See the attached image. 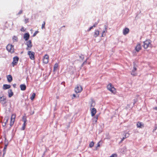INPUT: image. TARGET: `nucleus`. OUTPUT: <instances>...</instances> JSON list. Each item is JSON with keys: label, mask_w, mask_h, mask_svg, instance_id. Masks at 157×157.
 <instances>
[{"label": "nucleus", "mask_w": 157, "mask_h": 157, "mask_svg": "<svg viewBox=\"0 0 157 157\" xmlns=\"http://www.w3.org/2000/svg\"><path fill=\"white\" fill-rule=\"evenodd\" d=\"M23 121L24 122V123L26 124V118L25 117H23Z\"/></svg>", "instance_id": "34"}, {"label": "nucleus", "mask_w": 157, "mask_h": 157, "mask_svg": "<svg viewBox=\"0 0 157 157\" xmlns=\"http://www.w3.org/2000/svg\"><path fill=\"white\" fill-rule=\"evenodd\" d=\"M156 129V128H155L154 130L153 131L154 132L155 130Z\"/></svg>", "instance_id": "52"}, {"label": "nucleus", "mask_w": 157, "mask_h": 157, "mask_svg": "<svg viewBox=\"0 0 157 157\" xmlns=\"http://www.w3.org/2000/svg\"><path fill=\"white\" fill-rule=\"evenodd\" d=\"M30 35L29 33H25L23 36V38L25 41L28 40L29 39Z\"/></svg>", "instance_id": "9"}, {"label": "nucleus", "mask_w": 157, "mask_h": 157, "mask_svg": "<svg viewBox=\"0 0 157 157\" xmlns=\"http://www.w3.org/2000/svg\"><path fill=\"white\" fill-rule=\"evenodd\" d=\"M15 119H11V121H10V126H12L13 125V124H14V122L15 121Z\"/></svg>", "instance_id": "24"}, {"label": "nucleus", "mask_w": 157, "mask_h": 157, "mask_svg": "<svg viewBox=\"0 0 157 157\" xmlns=\"http://www.w3.org/2000/svg\"><path fill=\"white\" fill-rule=\"evenodd\" d=\"M82 87L79 85H77L75 88V91L76 93H79L81 92L82 90Z\"/></svg>", "instance_id": "5"}, {"label": "nucleus", "mask_w": 157, "mask_h": 157, "mask_svg": "<svg viewBox=\"0 0 157 157\" xmlns=\"http://www.w3.org/2000/svg\"><path fill=\"white\" fill-rule=\"evenodd\" d=\"M129 136V134L128 133H126L124 135V136L125 137V138H126L128 137Z\"/></svg>", "instance_id": "37"}, {"label": "nucleus", "mask_w": 157, "mask_h": 157, "mask_svg": "<svg viewBox=\"0 0 157 157\" xmlns=\"http://www.w3.org/2000/svg\"><path fill=\"white\" fill-rule=\"evenodd\" d=\"M0 102L2 104H5L6 103V98L4 96L0 97Z\"/></svg>", "instance_id": "7"}, {"label": "nucleus", "mask_w": 157, "mask_h": 157, "mask_svg": "<svg viewBox=\"0 0 157 157\" xmlns=\"http://www.w3.org/2000/svg\"><path fill=\"white\" fill-rule=\"evenodd\" d=\"M107 89L112 93L114 94L115 93L116 89L114 87L112 86L111 84H109L107 86Z\"/></svg>", "instance_id": "3"}, {"label": "nucleus", "mask_w": 157, "mask_h": 157, "mask_svg": "<svg viewBox=\"0 0 157 157\" xmlns=\"http://www.w3.org/2000/svg\"><path fill=\"white\" fill-rule=\"evenodd\" d=\"M155 109H157V108L156 107H155Z\"/></svg>", "instance_id": "54"}, {"label": "nucleus", "mask_w": 157, "mask_h": 157, "mask_svg": "<svg viewBox=\"0 0 157 157\" xmlns=\"http://www.w3.org/2000/svg\"><path fill=\"white\" fill-rule=\"evenodd\" d=\"M5 145H8V141L7 140L6 138L5 139V142H4Z\"/></svg>", "instance_id": "32"}, {"label": "nucleus", "mask_w": 157, "mask_h": 157, "mask_svg": "<svg viewBox=\"0 0 157 157\" xmlns=\"http://www.w3.org/2000/svg\"><path fill=\"white\" fill-rule=\"evenodd\" d=\"M136 67V64H134L133 69H132L131 72V74L133 76H136L137 75Z\"/></svg>", "instance_id": "4"}, {"label": "nucleus", "mask_w": 157, "mask_h": 157, "mask_svg": "<svg viewBox=\"0 0 157 157\" xmlns=\"http://www.w3.org/2000/svg\"><path fill=\"white\" fill-rule=\"evenodd\" d=\"M13 42H16L17 41V37L15 36H14L13 37Z\"/></svg>", "instance_id": "26"}, {"label": "nucleus", "mask_w": 157, "mask_h": 157, "mask_svg": "<svg viewBox=\"0 0 157 157\" xmlns=\"http://www.w3.org/2000/svg\"><path fill=\"white\" fill-rule=\"evenodd\" d=\"M95 105V103L94 101H92L90 104L91 108L92 107H94Z\"/></svg>", "instance_id": "29"}, {"label": "nucleus", "mask_w": 157, "mask_h": 157, "mask_svg": "<svg viewBox=\"0 0 157 157\" xmlns=\"http://www.w3.org/2000/svg\"><path fill=\"white\" fill-rule=\"evenodd\" d=\"M43 63L47 64L48 62V59H42Z\"/></svg>", "instance_id": "30"}, {"label": "nucleus", "mask_w": 157, "mask_h": 157, "mask_svg": "<svg viewBox=\"0 0 157 157\" xmlns=\"http://www.w3.org/2000/svg\"><path fill=\"white\" fill-rule=\"evenodd\" d=\"M126 138H125V137L124 136V137H123V138L122 139H121V142L123 140H124Z\"/></svg>", "instance_id": "48"}, {"label": "nucleus", "mask_w": 157, "mask_h": 157, "mask_svg": "<svg viewBox=\"0 0 157 157\" xmlns=\"http://www.w3.org/2000/svg\"><path fill=\"white\" fill-rule=\"evenodd\" d=\"M19 59H13L12 63V64L13 67L17 65Z\"/></svg>", "instance_id": "17"}, {"label": "nucleus", "mask_w": 157, "mask_h": 157, "mask_svg": "<svg viewBox=\"0 0 157 157\" xmlns=\"http://www.w3.org/2000/svg\"><path fill=\"white\" fill-rule=\"evenodd\" d=\"M129 31V29L128 28H126L123 30V33L124 35H126L128 33Z\"/></svg>", "instance_id": "11"}, {"label": "nucleus", "mask_w": 157, "mask_h": 157, "mask_svg": "<svg viewBox=\"0 0 157 157\" xmlns=\"http://www.w3.org/2000/svg\"><path fill=\"white\" fill-rule=\"evenodd\" d=\"M28 19H27V20H26V23H27L28 22Z\"/></svg>", "instance_id": "53"}, {"label": "nucleus", "mask_w": 157, "mask_h": 157, "mask_svg": "<svg viewBox=\"0 0 157 157\" xmlns=\"http://www.w3.org/2000/svg\"><path fill=\"white\" fill-rule=\"evenodd\" d=\"M93 26H92L91 27H90L89 29L88 30V31H90L93 28Z\"/></svg>", "instance_id": "44"}, {"label": "nucleus", "mask_w": 157, "mask_h": 157, "mask_svg": "<svg viewBox=\"0 0 157 157\" xmlns=\"http://www.w3.org/2000/svg\"><path fill=\"white\" fill-rule=\"evenodd\" d=\"M91 115L92 116H94L96 113V110L94 108H91Z\"/></svg>", "instance_id": "12"}, {"label": "nucleus", "mask_w": 157, "mask_h": 157, "mask_svg": "<svg viewBox=\"0 0 157 157\" xmlns=\"http://www.w3.org/2000/svg\"><path fill=\"white\" fill-rule=\"evenodd\" d=\"M109 157H117V155L115 154H113L111 156Z\"/></svg>", "instance_id": "39"}, {"label": "nucleus", "mask_w": 157, "mask_h": 157, "mask_svg": "<svg viewBox=\"0 0 157 157\" xmlns=\"http://www.w3.org/2000/svg\"><path fill=\"white\" fill-rule=\"evenodd\" d=\"M15 117H16V116H15V115L13 114L12 115V116H11V119H15Z\"/></svg>", "instance_id": "38"}, {"label": "nucleus", "mask_w": 157, "mask_h": 157, "mask_svg": "<svg viewBox=\"0 0 157 157\" xmlns=\"http://www.w3.org/2000/svg\"><path fill=\"white\" fill-rule=\"evenodd\" d=\"M6 48L7 50L11 53H13L14 52V46L10 44H9L7 46Z\"/></svg>", "instance_id": "1"}, {"label": "nucleus", "mask_w": 157, "mask_h": 157, "mask_svg": "<svg viewBox=\"0 0 157 157\" xmlns=\"http://www.w3.org/2000/svg\"><path fill=\"white\" fill-rule=\"evenodd\" d=\"M25 126H26V124L24 123L22 127V130H24L25 129Z\"/></svg>", "instance_id": "36"}, {"label": "nucleus", "mask_w": 157, "mask_h": 157, "mask_svg": "<svg viewBox=\"0 0 157 157\" xmlns=\"http://www.w3.org/2000/svg\"><path fill=\"white\" fill-rule=\"evenodd\" d=\"M101 142V141H100L97 144V147H100V143ZM97 149V148H96V149Z\"/></svg>", "instance_id": "40"}, {"label": "nucleus", "mask_w": 157, "mask_h": 157, "mask_svg": "<svg viewBox=\"0 0 157 157\" xmlns=\"http://www.w3.org/2000/svg\"><path fill=\"white\" fill-rule=\"evenodd\" d=\"M98 116H96L95 117H94L93 119V121L94 123H96L98 120Z\"/></svg>", "instance_id": "22"}, {"label": "nucleus", "mask_w": 157, "mask_h": 157, "mask_svg": "<svg viewBox=\"0 0 157 157\" xmlns=\"http://www.w3.org/2000/svg\"><path fill=\"white\" fill-rule=\"evenodd\" d=\"M73 97L72 98L73 99V98H74L76 97V95L75 94H74L73 95Z\"/></svg>", "instance_id": "49"}, {"label": "nucleus", "mask_w": 157, "mask_h": 157, "mask_svg": "<svg viewBox=\"0 0 157 157\" xmlns=\"http://www.w3.org/2000/svg\"><path fill=\"white\" fill-rule=\"evenodd\" d=\"M7 78L8 81L9 82H11L12 80V76L10 75H7Z\"/></svg>", "instance_id": "16"}, {"label": "nucleus", "mask_w": 157, "mask_h": 157, "mask_svg": "<svg viewBox=\"0 0 157 157\" xmlns=\"http://www.w3.org/2000/svg\"><path fill=\"white\" fill-rule=\"evenodd\" d=\"M99 34V31L98 30H95L94 34V37H96L98 36Z\"/></svg>", "instance_id": "18"}, {"label": "nucleus", "mask_w": 157, "mask_h": 157, "mask_svg": "<svg viewBox=\"0 0 157 157\" xmlns=\"http://www.w3.org/2000/svg\"><path fill=\"white\" fill-rule=\"evenodd\" d=\"M39 33V31H36L33 34V37H34L36 35Z\"/></svg>", "instance_id": "33"}, {"label": "nucleus", "mask_w": 157, "mask_h": 157, "mask_svg": "<svg viewBox=\"0 0 157 157\" xmlns=\"http://www.w3.org/2000/svg\"><path fill=\"white\" fill-rule=\"evenodd\" d=\"M6 125V124L5 123H4V122L2 123V125L3 126H5Z\"/></svg>", "instance_id": "45"}, {"label": "nucleus", "mask_w": 157, "mask_h": 157, "mask_svg": "<svg viewBox=\"0 0 157 157\" xmlns=\"http://www.w3.org/2000/svg\"><path fill=\"white\" fill-rule=\"evenodd\" d=\"M136 126L137 128H142L144 126V124L141 122H138L137 123Z\"/></svg>", "instance_id": "13"}, {"label": "nucleus", "mask_w": 157, "mask_h": 157, "mask_svg": "<svg viewBox=\"0 0 157 157\" xmlns=\"http://www.w3.org/2000/svg\"><path fill=\"white\" fill-rule=\"evenodd\" d=\"M142 47L140 44H138L135 48V50L137 52H139L141 49Z\"/></svg>", "instance_id": "8"}, {"label": "nucleus", "mask_w": 157, "mask_h": 157, "mask_svg": "<svg viewBox=\"0 0 157 157\" xmlns=\"http://www.w3.org/2000/svg\"><path fill=\"white\" fill-rule=\"evenodd\" d=\"M35 95L36 94L35 93H33L32 94L30 98V99L32 100H33V99L35 97Z\"/></svg>", "instance_id": "27"}, {"label": "nucleus", "mask_w": 157, "mask_h": 157, "mask_svg": "<svg viewBox=\"0 0 157 157\" xmlns=\"http://www.w3.org/2000/svg\"><path fill=\"white\" fill-rule=\"evenodd\" d=\"M137 99H134L133 104H134L135 103H136L137 102Z\"/></svg>", "instance_id": "41"}, {"label": "nucleus", "mask_w": 157, "mask_h": 157, "mask_svg": "<svg viewBox=\"0 0 157 157\" xmlns=\"http://www.w3.org/2000/svg\"><path fill=\"white\" fill-rule=\"evenodd\" d=\"M22 12H23L22 10H21L19 11V12L18 13V14H21L22 13Z\"/></svg>", "instance_id": "43"}, {"label": "nucleus", "mask_w": 157, "mask_h": 157, "mask_svg": "<svg viewBox=\"0 0 157 157\" xmlns=\"http://www.w3.org/2000/svg\"><path fill=\"white\" fill-rule=\"evenodd\" d=\"M58 66V64L57 63H56L54 65V66L53 71L55 72L56 71V70L57 69Z\"/></svg>", "instance_id": "21"}, {"label": "nucleus", "mask_w": 157, "mask_h": 157, "mask_svg": "<svg viewBox=\"0 0 157 157\" xmlns=\"http://www.w3.org/2000/svg\"><path fill=\"white\" fill-rule=\"evenodd\" d=\"M151 45V41L149 40H146L144 42L143 47L145 49L147 48Z\"/></svg>", "instance_id": "2"}, {"label": "nucleus", "mask_w": 157, "mask_h": 157, "mask_svg": "<svg viewBox=\"0 0 157 157\" xmlns=\"http://www.w3.org/2000/svg\"><path fill=\"white\" fill-rule=\"evenodd\" d=\"M16 84H14L13 85V86L14 87H15L16 86Z\"/></svg>", "instance_id": "51"}, {"label": "nucleus", "mask_w": 157, "mask_h": 157, "mask_svg": "<svg viewBox=\"0 0 157 157\" xmlns=\"http://www.w3.org/2000/svg\"><path fill=\"white\" fill-rule=\"evenodd\" d=\"M21 31H25L24 29V27H22L21 29Z\"/></svg>", "instance_id": "47"}, {"label": "nucleus", "mask_w": 157, "mask_h": 157, "mask_svg": "<svg viewBox=\"0 0 157 157\" xmlns=\"http://www.w3.org/2000/svg\"><path fill=\"white\" fill-rule=\"evenodd\" d=\"M25 44L27 46L26 49L30 50L32 46V41L31 40H29L25 43Z\"/></svg>", "instance_id": "6"}, {"label": "nucleus", "mask_w": 157, "mask_h": 157, "mask_svg": "<svg viewBox=\"0 0 157 157\" xmlns=\"http://www.w3.org/2000/svg\"><path fill=\"white\" fill-rule=\"evenodd\" d=\"M13 59H19V58L18 57L16 56H15L13 58Z\"/></svg>", "instance_id": "46"}, {"label": "nucleus", "mask_w": 157, "mask_h": 157, "mask_svg": "<svg viewBox=\"0 0 157 157\" xmlns=\"http://www.w3.org/2000/svg\"><path fill=\"white\" fill-rule=\"evenodd\" d=\"M28 54L29 55V57L31 59H34V53L31 51H29Z\"/></svg>", "instance_id": "10"}, {"label": "nucleus", "mask_w": 157, "mask_h": 157, "mask_svg": "<svg viewBox=\"0 0 157 157\" xmlns=\"http://www.w3.org/2000/svg\"><path fill=\"white\" fill-rule=\"evenodd\" d=\"M1 80V78H0V80Z\"/></svg>", "instance_id": "55"}, {"label": "nucleus", "mask_w": 157, "mask_h": 157, "mask_svg": "<svg viewBox=\"0 0 157 157\" xmlns=\"http://www.w3.org/2000/svg\"><path fill=\"white\" fill-rule=\"evenodd\" d=\"M21 90H25L26 88V86L25 84H21L20 85Z\"/></svg>", "instance_id": "15"}, {"label": "nucleus", "mask_w": 157, "mask_h": 157, "mask_svg": "<svg viewBox=\"0 0 157 157\" xmlns=\"http://www.w3.org/2000/svg\"><path fill=\"white\" fill-rule=\"evenodd\" d=\"M97 25V23H95L92 26H93V27H95Z\"/></svg>", "instance_id": "42"}, {"label": "nucleus", "mask_w": 157, "mask_h": 157, "mask_svg": "<svg viewBox=\"0 0 157 157\" xmlns=\"http://www.w3.org/2000/svg\"><path fill=\"white\" fill-rule=\"evenodd\" d=\"M105 30H104L102 32V34L101 35L102 37H103V36H105V35L104 34V33H106L107 32V26H105Z\"/></svg>", "instance_id": "20"}, {"label": "nucleus", "mask_w": 157, "mask_h": 157, "mask_svg": "<svg viewBox=\"0 0 157 157\" xmlns=\"http://www.w3.org/2000/svg\"><path fill=\"white\" fill-rule=\"evenodd\" d=\"M49 56L48 55H45L44 57V59H48Z\"/></svg>", "instance_id": "35"}, {"label": "nucleus", "mask_w": 157, "mask_h": 157, "mask_svg": "<svg viewBox=\"0 0 157 157\" xmlns=\"http://www.w3.org/2000/svg\"><path fill=\"white\" fill-rule=\"evenodd\" d=\"M10 86L9 85L4 84L3 86V88L4 90H6L10 88Z\"/></svg>", "instance_id": "14"}, {"label": "nucleus", "mask_w": 157, "mask_h": 157, "mask_svg": "<svg viewBox=\"0 0 157 157\" xmlns=\"http://www.w3.org/2000/svg\"><path fill=\"white\" fill-rule=\"evenodd\" d=\"M8 145H5V147L3 149V155H4L6 153V149Z\"/></svg>", "instance_id": "23"}, {"label": "nucleus", "mask_w": 157, "mask_h": 157, "mask_svg": "<svg viewBox=\"0 0 157 157\" xmlns=\"http://www.w3.org/2000/svg\"><path fill=\"white\" fill-rule=\"evenodd\" d=\"M86 60L82 64V65H84L86 63Z\"/></svg>", "instance_id": "50"}, {"label": "nucleus", "mask_w": 157, "mask_h": 157, "mask_svg": "<svg viewBox=\"0 0 157 157\" xmlns=\"http://www.w3.org/2000/svg\"><path fill=\"white\" fill-rule=\"evenodd\" d=\"M9 118L8 117H6L4 119V123L6 124L8 122Z\"/></svg>", "instance_id": "25"}, {"label": "nucleus", "mask_w": 157, "mask_h": 157, "mask_svg": "<svg viewBox=\"0 0 157 157\" xmlns=\"http://www.w3.org/2000/svg\"><path fill=\"white\" fill-rule=\"evenodd\" d=\"M45 22L44 21L42 25L41 29H43L45 28Z\"/></svg>", "instance_id": "31"}, {"label": "nucleus", "mask_w": 157, "mask_h": 157, "mask_svg": "<svg viewBox=\"0 0 157 157\" xmlns=\"http://www.w3.org/2000/svg\"><path fill=\"white\" fill-rule=\"evenodd\" d=\"M8 93L9 98L11 97L13 95V93L11 90H9L8 91Z\"/></svg>", "instance_id": "19"}, {"label": "nucleus", "mask_w": 157, "mask_h": 157, "mask_svg": "<svg viewBox=\"0 0 157 157\" xmlns=\"http://www.w3.org/2000/svg\"><path fill=\"white\" fill-rule=\"evenodd\" d=\"M94 142L93 141H92L89 144V147L90 148L94 146Z\"/></svg>", "instance_id": "28"}]
</instances>
